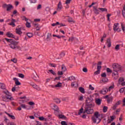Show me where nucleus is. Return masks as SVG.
I'll use <instances>...</instances> for the list:
<instances>
[{"label": "nucleus", "instance_id": "obj_62", "mask_svg": "<svg viewBox=\"0 0 125 125\" xmlns=\"http://www.w3.org/2000/svg\"><path fill=\"white\" fill-rule=\"evenodd\" d=\"M50 37H51V33H48L47 35V39H50Z\"/></svg>", "mask_w": 125, "mask_h": 125}, {"label": "nucleus", "instance_id": "obj_6", "mask_svg": "<svg viewBox=\"0 0 125 125\" xmlns=\"http://www.w3.org/2000/svg\"><path fill=\"white\" fill-rule=\"evenodd\" d=\"M17 44H18V42L14 41L9 45L10 47L12 49H15V48H18V46H17Z\"/></svg>", "mask_w": 125, "mask_h": 125}, {"label": "nucleus", "instance_id": "obj_52", "mask_svg": "<svg viewBox=\"0 0 125 125\" xmlns=\"http://www.w3.org/2000/svg\"><path fill=\"white\" fill-rule=\"evenodd\" d=\"M29 105H30V106H33V105H35V103L33 102H28Z\"/></svg>", "mask_w": 125, "mask_h": 125}, {"label": "nucleus", "instance_id": "obj_43", "mask_svg": "<svg viewBox=\"0 0 125 125\" xmlns=\"http://www.w3.org/2000/svg\"><path fill=\"white\" fill-rule=\"evenodd\" d=\"M26 26L27 28H31V23L27 21L26 23Z\"/></svg>", "mask_w": 125, "mask_h": 125}, {"label": "nucleus", "instance_id": "obj_53", "mask_svg": "<svg viewBox=\"0 0 125 125\" xmlns=\"http://www.w3.org/2000/svg\"><path fill=\"white\" fill-rule=\"evenodd\" d=\"M121 103H122V101H118L117 103H115V104L118 106H119V105H120V104H121Z\"/></svg>", "mask_w": 125, "mask_h": 125}, {"label": "nucleus", "instance_id": "obj_41", "mask_svg": "<svg viewBox=\"0 0 125 125\" xmlns=\"http://www.w3.org/2000/svg\"><path fill=\"white\" fill-rule=\"evenodd\" d=\"M5 40L7 42H11L12 43V42H14L12 41V39H8L7 38H5Z\"/></svg>", "mask_w": 125, "mask_h": 125}, {"label": "nucleus", "instance_id": "obj_55", "mask_svg": "<svg viewBox=\"0 0 125 125\" xmlns=\"http://www.w3.org/2000/svg\"><path fill=\"white\" fill-rule=\"evenodd\" d=\"M74 39H75V38L74 37H70L68 41H69V42H73Z\"/></svg>", "mask_w": 125, "mask_h": 125}, {"label": "nucleus", "instance_id": "obj_39", "mask_svg": "<svg viewBox=\"0 0 125 125\" xmlns=\"http://www.w3.org/2000/svg\"><path fill=\"white\" fill-rule=\"evenodd\" d=\"M108 111V107L107 106H104L103 107V112L104 113H106Z\"/></svg>", "mask_w": 125, "mask_h": 125}, {"label": "nucleus", "instance_id": "obj_40", "mask_svg": "<svg viewBox=\"0 0 125 125\" xmlns=\"http://www.w3.org/2000/svg\"><path fill=\"white\" fill-rule=\"evenodd\" d=\"M114 87H115V86L114 85L110 86L108 89V91H111V90H112V89H113Z\"/></svg>", "mask_w": 125, "mask_h": 125}, {"label": "nucleus", "instance_id": "obj_1", "mask_svg": "<svg viewBox=\"0 0 125 125\" xmlns=\"http://www.w3.org/2000/svg\"><path fill=\"white\" fill-rule=\"evenodd\" d=\"M94 107V104H90L85 105V109L83 111V108L82 107L78 112L79 116H82V114H92L94 110H93V107Z\"/></svg>", "mask_w": 125, "mask_h": 125}, {"label": "nucleus", "instance_id": "obj_29", "mask_svg": "<svg viewBox=\"0 0 125 125\" xmlns=\"http://www.w3.org/2000/svg\"><path fill=\"white\" fill-rule=\"evenodd\" d=\"M98 9H99V10L102 11V12H104V11H105V12H107L108 11V10L106 8H98Z\"/></svg>", "mask_w": 125, "mask_h": 125}, {"label": "nucleus", "instance_id": "obj_10", "mask_svg": "<svg viewBox=\"0 0 125 125\" xmlns=\"http://www.w3.org/2000/svg\"><path fill=\"white\" fill-rule=\"evenodd\" d=\"M31 77L32 79H33V80H35V81H37V80L39 79V76H38V74H37L36 71H35L34 72L32 73Z\"/></svg>", "mask_w": 125, "mask_h": 125}, {"label": "nucleus", "instance_id": "obj_51", "mask_svg": "<svg viewBox=\"0 0 125 125\" xmlns=\"http://www.w3.org/2000/svg\"><path fill=\"white\" fill-rule=\"evenodd\" d=\"M117 107H118V106L115 104L113 107H112V110H116V109L117 108Z\"/></svg>", "mask_w": 125, "mask_h": 125}, {"label": "nucleus", "instance_id": "obj_9", "mask_svg": "<svg viewBox=\"0 0 125 125\" xmlns=\"http://www.w3.org/2000/svg\"><path fill=\"white\" fill-rule=\"evenodd\" d=\"M113 30L114 32H116V31L121 32V29L119 28V23H114L113 26Z\"/></svg>", "mask_w": 125, "mask_h": 125}, {"label": "nucleus", "instance_id": "obj_34", "mask_svg": "<svg viewBox=\"0 0 125 125\" xmlns=\"http://www.w3.org/2000/svg\"><path fill=\"white\" fill-rule=\"evenodd\" d=\"M56 88L61 87L62 86V83H58L57 84L55 85Z\"/></svg>", "mask_w": 125, "mask_h": 125}, {"label": "nucleus", "instance_id": "obj_4", "mask_svg": "<svg viewBox=\"0 0 125 125\" xmlns=\"http://www.w3.org/2000/svg\"><path fill=\"white\" fill-rule=\"evenodd\" d=\"M2 7L3 8H6L7 11H10V10H11V9L13 8V6L10 4H7L6 3H4L2 4Z\"/></svg>", "mask_w": 125, "mask_h": 125}, {"label": "nucleus", "instance_id": "obj_44", "mask_svg": "<svg viewBox=\"0 0 125 125\" xmlns=\"http://www.w3.org/2000/svg\"><path fill=\"white\" fill-rule=\"evenodd\" d=\"M63 72H64L63 71H58V76H62L63 75Z\"/></svg>", "mask_w": 125, "mask_h": 125}, {"label": "nucleus", "instance_id": "obj_56", "mask_svg": "<svg viewBox=\"0 0 125 125\" xmlns=\"http://www.w3.org/2000/svg\"><path fill=\"white\" fill-rule=\"evenodd\" d=\"M99 74H100V70H97V71L94 72V75H98Z\"/></svg>", "mask_w": 125, "mask_h": 125}, {"label": "nucleus", "instance_id": "obj_36", "mask_svg": "<svg viewBox=\"0 0 125 125\" xmlns=\"http://www.w3.org/2000/svg\"><path fill=\"white\" fill-rule=\"evenodd\" d=\"M48 72H50V73H51V74H52V75H56L55 71H53V70H52V69L49 70Z\"/></svg>", "mask_w": 125, "mask_h": 125}, {"label": "nucleus", "instance_id": "obj_23", "mask_svg": "<svg viewBox=\"0 0 125 125\" xmlns=\"http://www.w3.org/2000/svg\"><path fill=\"white\" fill-rule=\"evenodd\" d=\"M7 36L8 37V38H13V39L15 38V36H14L13 34L10 32H7Z\"/></svg>", "mask_w": 125, "mask_h": 125}, {"label": "nucleus", "instance_id": "obj_35", "mask_svg": "<svg viewBox=\"0 0 125 125\" xmlns=\"http://www.w3.org/2000/svg\"><path fill=\"white\" fill-rule=\"evenodd\" d=\"M27 37L29 38V39H31V38H32L33 37V33H27L26 34Z\"/></svg>", "mask_w": 125, "mask_h": 125}, {"label": "nucleus", "instance_id": "obj_13", "mask_svg": "<svg viewBox=\"0 0 125 125\" xmlns=\"http://www.w3.org/2000/svg\"><path fill=\"white\" fill-rule=\"evenodd\" d=\"M105 43L107 45L108 47H111V46H112V43H111V38H108Z\"/></svg>", "mask_w": 125, "mask_h": 125}, {"label": "nucleus", "instance_id": "obj_7", "mask_svg": "<svg viewBox=\"0 0 125 125\" xmlns=\"http://www.w3.org/2000/svg\"><path fill=\"white\" fill-rule=\"evenodd\" d=\"M112 77L114 81L117 80V79H119V73L118 71L113 70L112 71Z\"/></svg>", "mask_w": 125, "mask_h": 125}, {"label": "nucleus", "instance_id": "obj_5", "mask_svg": "<svg viewBox=\"0 0 125 125\" xmlns=\"http://www.w3.org/2000/svg\"><path fill=\"white\" fill-rule=\"evenodd\" d=\"M113 71L119 72L122 70V66L118 63H114L113 64Z\"/></svg>", "mask_w": 125, "mask_h": 125}, {"label": "nucleus", "instance_id": "obj_19", "mask_svg": "<svg viewBox=\"0 0 125 125\" xmlns=\"http://www.w3.org/2000/svg\"><path fill=\"white\" fill-rule=\"evenodd\" d=\"M63 8V6H62V3H61V1H59V3L58 4V10H61Z\"/></svg>", "mask_w": 125, "mask_h": 125}, {"label": "nucleus", "instance_id": "obj_26", "mask_svg": "<svg viewBox=\"0 0 125 125\" xmlns=\"http://www.w3.org/2000/svg\"><path fill=\"white\" fill-rule=\"evenodd\" d=\"M35 27H36V29L37 31H40V29L41 28L40 27V25L38 23H34L33 24Z\"/></svg>", "mask_w": 125, "mask_h": 125}, {"label": "nucleus", "instance_id": "obj_32", "mask_svg": "<svg viewBox=\"0 0 125 125\" xmlns=\"http://www.w3.org/2000/svg\"><path fill=\"white\" fill-rule=\"evenodd\" d=\"M0 87L1 89H5V85L2 83H0Z\"/></svg>", "mask_w": 125, "mask_h": 125}, {"label": "nucleus", "instance_id": "obj_30", "mask_svg": "<svg viewBox=\"0 0 125 125\" xmlns=\"http://www.w3.org/2000/svg\"><path fill=\"white\" fill-rule=\"evenodd\" d=\"M125 82V79L123 77H120L118 80V83L121 84L122 83Z\"/></svg>", "mask_w": 125, "mask_h": 125}, {"label": "nucleus", "instance_id": "obj_37", "mask_svg": "<svg viewBox=\"0 0 125 125\" xmlns=\"http://www.w3.org/2000/svg\"><path fill=\"white\" fill-rule=\"evenodd\" d=\"M18 76H19V78H21V79H24V78L25 77V75H24V74H23L22 73H19L18 74Z\"/></svg>", "mask_w": 125, "mask_h": 125}, {"label": "nucleus", "instance_id": "obj_33", "mask_svg": "<svg viewBox=\"0 0 125 125\" xmlns=\"http://www.w3.org/2000/svg\"><path fill=\"white\" fill-rule=\"evenodd\" d=\"M107 103H110L113 101V97H110L107 98Z\"/></svg>", "mask_w": 125, "mask_h": 125}, {"label": "nucleus", "instance_id": "obj_8", "mask_svg": "<svg viewBox=\"0 0 125 125\" xmlns=\"http://www.w3.org/2000/svg\"><path fill=\"white\" fill-rule=\"evenodd\" d=\"M93 7L94 13H95V14H96L97 15L99 14V9H98V5L94 6H93Z\"/></svg>", "mask_w": 125, "mask_h": 125}, {"label": "nucleus", "instance_id": "obj_20", "mask_svg": "<svg viewBox=\"0 0 125 125\" xmlns=\"http://www.w3.org/2000/svg\"><path fill=\"white\" fill-rule=\"evenodd\" d=\"M15 22H16V20L14 19H12V21L11 23H9V25L10 26H12V27H15Z\"/></svg>", "mask_w": 125, "mask_h": 125}, {"label": "nucleus", "instance_id": "obj_11", "mask_svg": "<svg viewBox=\"0 0 125 125\" xmlns=\"http://www.w3.org/2000/svg\"><path fill=\"white\" fill-rule=\"evenodd\" d=\"M30 85H31V86L33 87V88H35V89H36V90L40 91L41 89V87H40L39 86H38V85L35 83H31Z\"/></svg>", "mask_w": 125, "mask_h": 125}, {"label": "nucleus", "instance_id": "obj_2", "mask_svg": "<svg viewBox=\"0 0 125 125\" xmlns=\"http://www.w3.org/2000/svg\"><path fill=\"white\" fill-rule=\"evenodd\" d=\"M101 115L99 112H96L94 113L93 117H92V120L94 124H99L101 121Z\"/></svg>", "mask_w": 125, "mask_h": 125}, {"label": "nucleus", "instance_id": "obj_25", "mask_svg": "<svg viewBox=\"0 0 125 125\" xmlns=\"http://www.w3.org/2000/svg\"><path fill=\"white\" fill-rule=\"evenodd\" d=\"M62 68V72H66V71H67V67H66V66L65 65V64H62L61 66Z\"/></svg>", "mask_w": 125, "mask_h": 125}, {"label": "nucleus", "instance_id": "obj_54", "mask_svg": "<svg viewBox=\"0 0 125 125\" xmlns=\"http://www.w3.org/2000/svg\"><path fill=\"white\" fill-rule=\"evenodd\" d=\"M61 125H68V124H67V123L65 122V121H62Z\"/></svg>", "mask_w": 125, "mask_h": 125}, {"label": "nucleus", "instance_id": "obj_24", "mask_svg": "<svg viewBox=\"0 0 125 125\" xmlns=\"http://www.w3.org/2000/svg\"><path fill=\"white\" fill-rule=\"evenodd\" d=\"M69 23H72V24H75V21L73 20V18L69 17L67 20Z\"/></svg>", "mask_w": 125, "mask_h": 125}, {"label": "nucleus", "instance_id": "obj_61", "mask_svg": "<svg viewBox=\"0 0 125 125\" xmlns=\"http://www.w3.org/2000/svg\"><path fill=\"white\" fill-rule=\"evenodd\" d=\"M89 87L91 89V90H94V87H92V85H91V84L89 85Z\"/></svg>", "mask_w": 125, "mask_h": 125}, {"label": "nucleus", "instance_id": "obj_48", "mask_svg": "<svg viewBox=\"0 0 125 125\" xmlns=\"http://www.w3.org/2000/svg\"><path fill=\"white\" fill-rule=\"evenodd\" d=\"M110 119H111L110 120H109L107 122L108 124H110V123H111V122H113V121H114V117L111 116L110 117Z\"/></svg>", "mask_w": 125, "mask_h": 125}, {"label": "nucleus", "instance_id": "obj_14", "mask_svg": "<svg viewBox=\"0 0 125 125\" xmlns=\"http://www.w3.org/2000/svg\"><path fill=\"white\" fill-rule=\"evenodd\" d=\"M21 30H22V28H17L16 29V34L20 35H22V34H23V32H22Z\"/></svg>", "mask_w": 125, "mask_h": 125}, {"label": "nucleus", "instance_id": "obj_42", "mask_svg": "<svg viewBox=\"0 0 125 125\" xmlns=\"http://www.w3.org/2000/svg\"><path fill=\"white\" fill-rule=\"evenodd\" d=\"M49 66H51V67H53V68H55L57 66L55 63H50Z\"/></svg>", "mask_w": 125, "mask_h": 125}, {"label": "nucleus", "instance_id": "obj_12", "mask_svg": "<svg viewBox=\"0 0 125 125\" xmlns=\"http://www.w3.org/2000/svg\"><path fill=\"white\" fill-rule=\"evenodd\" d=\"M21 108H23V109H27V110H31L32 107L31 106H28V105H26L24 104H21Z\"/></svg>", "mask_w": 125, "mask_h": 125}, {"label": "nucleus", "instance_id": "obj_64", "mask_svg": "<svg viewBox=\"0 0 125 125\" xmlns=\"http://www.w3.org/2000/svg\"><path fill=\"white\" fill-rule=\"evenodd\" d=\"M11 104H12V106H14V107H15L16 106V103H15L14 102H12Z\"/></svg>", "mask_w": 125, "mask_h": 125}, {"label": "nucleus", "instance_id": "obj_50", "mask_svg": "<svg viewBox=\"0 0 125 125\" xmlns=\"http://www.w3.org/2000/svg\"><path fill=\"white\" fill-rule=\"evenodd\" d=\"M102 82H103V83H107V82H108V79L106 78H104L103 79Z\"/></svg>", "mask_w": 125, "mask_h": 125}, {"label": "nucleus", "instance_id": "obj_22", "mask_svg": "<svg viewBox=\"0 0 125 125\" xmlns=\"http://www.w3.org/2000/svg\"><path fill=\"white\" fill-rule=\"evenodd\" d=\"M102 101V100L100 99H95V102L97 105H100L101 104V102Z\"/></svg>", "mask_w": 125, "mask_h": 125}, {"label": "nucleus", "instance_id": "obj_60", "mask_svg": "<svg viewBox=\"0 0 125 125\" xmlns=\"http://www.w3.org/2000/svg\"><path fill=\"white\" fill-rule=\"evenodd\" d=\"M60 56H61V57H64L65 56V53H63V52H62Z\"/></svg>", "mask_w": 125, "mask_h": 125}, {"label": "nucleus", "instance_id": "obj_45", "mask_svg": "<svg viewBox=\"0 0 125 125\" xmlns=\"http://www.w3.org/2000/svg\"><path fill=\"white\" fill-rule=\"evenodd\" d=\"M60 79H61V76H57L55 78L54 81H56V80L57 81H60Z\"/></svg>", "mask_w": 125, "mask_h": 125}, {"label": "nucleus", "instance_id": "obj_21", "mask_svg": "<svg viewBox=\"0 0 125 125\" xmlns=\"http://www.w3.org/2000/svg\"><path fill=\"white\" fill-rule=\"evenodd\" d=\"M79 90L81 92V93H83V94H84L85 93V91L84 90V88L83 87H80L79 88Z\"/></svg>", "mask_w": 125, "mask_h": 125}, {"label": "nucleus", "instance_id": "obj_46", "mask_svg": "<svg viewBox=\"0 0 125 125\" xmlns=\"http://www.w3.org/2000/svg\"><path fill=\"white\" fill-rule=\"evenodd\" d=\"M54 102H56V103H58V104L60 103V102H61V101L59 99H55L54 100Z\"/></svg>", "mask_w": 125, "mask_h": 125}, {"label": "nucleus", "instance_id": "obj_16", "mask_svg": "<svg viewBox=\"0 0 125 125\" xmlns=\"http://www.w3.org/2000/svg\"><path fill=\"white\" fill-rule=\"evenodd\" d=\"M108 91H109V90H108V88H105L101 90L100 93H101L102 94H106V93H107Z\"/></svg>", "mask_w": 125, "mask_h": 125}, {"label": "nucleus", "instance_id": "obj_28", "mask_svg": "<svg viewBox=\"0 0 125 125\" xmlns=\"http://www.w3.org/2000/svg\"><path fill=\"white\" fill-rule=\"evenodd\" d=\"M72 87H77L78 86V83L77 82H72L71 83Z\"/></svg>", "mask_w": 125, "mask_h": 125}, {"label": "nucleus", "instance_id": "obj_3", "mask_svg": "<svg viewBox=\"0 0 125 125\" xmlns=\"http://www.w3.org/2000/svg\"><path fill=\"white\" fill-rule=\"evenodd\" d=\"M3 93L6 95V99H9L11 101L14 100V99L11 97V94L7 90L3 91Z\"/></svg>", "mask_w": 125, "mask_h": 125}, {"label": "nucleus", "instance_id": "obj_38", "mask_svg": "<svg viewBox=\"0 0 125 125\" xmlns=\"http://www.w3.org/2000/svg\"><path fill=\"white\" fill-rule=\"evenodd\" d=\"M7 115L9 118H11L12 120H15V117L14 115H11L10 114L7 113Z\"/></svg>", "mask_w": 125, "mask_h": 125}, {"label": "nucleus", "instance_id": "obj_58", "mask_svg": "<svg viewBox=\"0 0 125 125\" xmlns=\"http://www.w3.org/2000/svg\"><path fill=\"white\" fill-rule=\"evenodd\" d=\"M79 100H80V101H83V96L79 97Z\"/></svg>", "mask_w": 125, "mask_h": 125}, {"label": "nucleus", "instance_id": "obj_27", "mask_svg": "<svg viewBox=\"0 0 125 125\" xmlns=\"http://www.w3.org/2000/svg\"><path fill=\"white\" fill-rule=\"evenodd\" d=\"M120 46H121V44H117L115 47V50H116V51H118V50H120Z\"/></svg>", "mask_w": 125, "mask_h": 125}, {"label": "nucleus", "instance_id": "obj_17", "mask_svg": "<svg viewBox=\"0 0 125 125\" xmlns=\"http://www.w3.org/2000/svg\"><path fill=\"white\" fill-rule=\"evenodd\" d=\"M51 107L52 108H53L54 111H57V112H58V111H59V107H58L57 105L55 104H52Z\"/></svg>", "mask_w": 125, "mask_h": 125}, {"label": "nucleus", "instance_id": "obj_31", "mask_svg": "<svg viewBox=\"0 0 125 125\" xmlns=\"http://www.w3.org/2000/svg\"><path fill=\"white\" fill-rule=\"evenodd\" d=\"M58 117H59V119H62V120H64L65 119H66V116L63 115L59 114L58 115Z\"/></svg>", "mask_w": 125, "mask_h": 125}, {"label": "nucleus", "instance_id": "obj_59", "mask_svg": "<svg viewBox=\"0 0 125 125\" xmlns=\"http://www.w3.org/2000/svg\"><path fill=\"white\" fill-rule=\"evenodd\" d=\"M72 0H66L65 1L66 4H69L71 2Z\"/></svg>", "mask_w": 125, "mask_h": 125}, {"label": "nucleus", "instance_id": "obj_18", "mask_svg": "<svg viewBox=\"0 0 125 125\" xmlns=\"http://www.w3.org/2000/svg\"><path fill=\"white\" fill-rule=\"evenodd\" d=\"M13 80V81H15V84H16V85H21V83L19 82V81L18 80V79H17V78H14Z\"/></svg>", "mask_w": 125, "mask_h": 125}, {"label": "nucleus", "instance_id": "obj_57", "mask_svg": "<svg viewBox=\"0 0 125 125\" xmlns=\"http://www.w3.org/2000/svg\"><path fill=\"white\" fill-rule=\"evenodd\" d=\"M96 3H97L96 2H92L91 5L88 6V7H89V8H90V7H91L93 5L96 4Z\"/></svg>", "mask_w": 125, "mask_h": 125}, {"label": "nucleus", "instance_id": "obj_63", "mask_svg": "<svg viewBox=\"0 0 125 125\" xmlns=\"http://www.w3.org/2000/svg\"><path fill=\"white\" fill-rule=\"evenodd\" d=\"M83 71L84 73H86L87 72V68H83Z\"/></svg>", "mask_w": 125, "mask_h": 125}, {"label": "nucleus", "instance_id": "obj_15", "mask_svg": "<svg viewBox=\"0 0 125 125\" xmlns=\"http://www.w3.org/2000/svg\"><path fill=\"white\" fill-rule=\"evenodd\" d=\"M65 81H70V82H72L73 81H76V78L73 76H71L65 79Z\"/></svg>", "mask_w": 125, "mask_h": 125}, {"label": "nucleus", "instance_id": "obj_49", "mask_svg": "<svg viewBox=\"0 0 125 125\" xmlns=\"http://www.w3.org/2000/svg\"><path fill=\"white\" fill-rule=\"evenodd\" d=\"M11 61H12L14 63H17V59L14 58L13 59H11Z\"/></svg>", "mask_w": 125, "mask_h": 125}, {"label": "nucleus", "instance_id": "obj_47", "mask_svg": "<svg viewBox=\"0 0 125 125\" xmlns=\"http://www.w3.org/2000/svg\"><path fill=\"white\" fill-rule=\"evenodd\" d=\"M106 72L107 73H113V71H112V70H111V69H110L109 68H106Z\"/></svg>", "mask_w": 125, "mask_h": 125}]
</instances>
